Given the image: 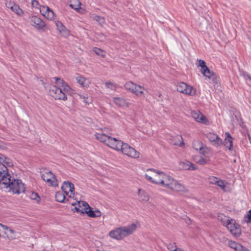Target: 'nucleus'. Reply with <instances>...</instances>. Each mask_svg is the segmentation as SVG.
Masks as SVG:
<instances>
[{
  "mask_svg": "<svg viewBox=\"0 0 251 251\" xmlns=\"http://www.w3.org/2000/svg\"><path fill=\"white\" fill-rule=\"evenodd\" d=\"M0 170L4 174L0 178V185L2 188H6L7 191L13 194H20L25 192V187L21 180L12 177L5 167L0 166Z\"/></svg>",
  "mask_w": 251,
  "mask_h": 251,
  "instance_id": "f257e3e1",
  "label": "nucleus"
},
{
  "mask_svg": "<svg viewBox=\"0 0 251 251\" xmlns=\"http://www.w3.org/2000/svg\"><path fill=\"white\" fill-rule=\"evenodd\" d=\"M55 83L56 85H51L50 86L49 93L50 95L56 100H66L67 97L66 93L71 90L70 87L62 79L58 77H54Z\"/></svg>",
  "mask_w": 251,
  "mask_h": 251,
  "instance_id": "f03ea898",
  "label": "nucleus"
},
{
  "mask_svg": "<svg viewBox=\"0 0 251 251\" xmlns=\"http://www.w3.org/2000/svg\"><path fill=\"white\" fill-rule=\"evenodd\" d=\"M137 225L131 224L127 226L116 228L109 232V236L115 239L120 240L133 234L136 230Z\"/></svg>",
  "mask_w": 251,
  "mask_h": 251,
  "instance_id": "7ed1b4c3",
  "label": "nucleus"
},
{
  "mask_svg": "<svg viewBox=\"0 0 251 251\" xmlns=\"http://www.w3.org/2000/svg\"><path fill=\"white\" fill-rule=\"evenodd\" d=\"M159 183H160L158 185L170 189L173 191H182L184 189V187L182 184L166 173H165L164 176Z\"/></svg>",
  "mask_w": 251,
  "mask_h": 251,
  "instance_id": "20e7f679",
  "label": "nucleus"
},
{
  "mask_svg": "<svg viewBox=\"0 0 251 251\" xmlns=\"http://www.w3.org/2000/svg\"><path fill=\"white\" fill-rule=\"evenodd\" d=\"M159 183H160L158 185L170 189L173 191H182L184 189V187L182 184L166 173H165L164 176Z\"/></svg>",
  "mask_w": 251,
  "mask_h": 251,
  "instance_id": "39448f33",
  "label": "nucleus"
},
{
  "mask_svg": "<svg viewBox=\"0 0 251 251\" xmlns=\"http://www.w3.org/2000/svg\"><path fill=\"white\" fill-rule=\"evenodd\" d=\"M116 147L114 150L121 151L123 154L134 158H139L140 153L126 143L118 140L116 143Z\"/></svg>",
  "mask_w": 251,
  "mask_h": 251,
  "instance_id": "423d86ee",
  "label": "nucleus"
},
{
  "mask_svg": "<svg viewBox=\"0 0 251 251\" xmlns=\"http://www.w3.org/2000/svg\"><path fill=\"white\" fill-rule=\"evenodd\" d=\"M218 219H220L222 221L223 225L225 226L233 235H239L241 234L240 226L236 223L234 220H229L226 217L223 215L218 216Z\"/></svg>",
  "mask_w": 251,
  "mask_h": 251,
  "instance_id": "0eeeda50",
  "label": "nucleus"
},
{
  "mask_svg": "<svg viewBox=\"0 0 251 251\" xmlns=\"http://www.w3.org/2000/svg\"><path fill=\"white\" fill-rule=\"evenodd\" d=\"M145 174V177L152 183L159 185V181L164 176L165 173L153 168L148 169Z\"/></svg>",
  "mask_w": 251,
  "mask_h": 251,
  "instance_id": "6e6552de",
  "label": "nucleus"
},
{
  "mask_svg": "<svg viewBox=\"0 0 251 251\" xmlns=\"http://www.w3.org/2000/svg\"><path fill=\"white\" fill-rule=\"evenodd\" d=\"M94 136L97 140L113 149L116 147L118 139L103 133L102 131L100 133H96Z\"/></svg>",
  "mask_w": 251,
  "mask_h": 251,
  "instance_id": "1a4fd4ad",
  "label": "nucleus"
},
{
  "mask_svg": "<svg viewBox=\"0 0 251 251\" xmlns=\"http://www.w3.org/2000/svg\"><path fill=\"white\" fill-rule=\"evenodd\" d=\"M176 87L177 91L181 93L191 96L196 95V90L192 86L183 82H178Z\"/></svg>",
  "mask_w": 251,
  "mask_h": 251,
  "instance_id": "9d476101",
  "label": "nucleus"
},
{
  "mask_svg": "<svg viewBox=\"0 0 251 251\" xmlns=\"http://www.w3.org/2000/svg\"><path fill=\"white\" fill-rule=\"evenodd\" d=\"M41 176L42 179L50 186H56L58 185L57 180L54 174L50 171L44 172Z\"/></svg>",
  "mask_w": 251,
  "mask_h": 251,
  "instance_id": "9b49d317",
  "label": "nucleus"
},
{
  "mask_svg": "<svg viewBox=\"0 0 251 251\" xmlns=\"http://www.w3.org/2000/svg\"><path fill=\"white\" fill-rule=\"evenodd\" d=\"M61 189L66 195L70 198H73L74 196V185L69 181H64L61 186Z\"/></svg>",
  "mask_w": 251,
  "mask_h": 251,
  "instance_id": "f8f14e48",
  "label": "nucleus"
},
{
  "mask_svg": "<svg viewBox=\"0 0 251 251\" xmlns=\"http://www.w3.org/2000/svg\"><path fill=\"white\" fill-rule=\"evenodd\" d=\"M206 138L211 143V144L216 146H220L223 144V140L217 134L213 132H209L206 135Z\"/></svg>",
  "mask_w": 251,
  "mask_h": 251,
  "instance_id": "ddd939ff",
  "label": "nucleus"
},
{
  "mask_svg": "<svg viewBox=\"0 0 251 251\" xmlns=\"http://www.w3.org/2000/svg\"><path fill=\"white\" fill-rule=\"evenodd\" d=\"M208 181L210 184L216 185L225 191L226 185L224 180L216 176H210L208 178Z\"/></svg>",
  "mask_w": 251,
  "mask_h": 251,
  "instance_id": "4468645a",
  "label": "nucleus"
},
{
  "mask_svg": "<svg viewBox=\"0 0 251 251\" xmlns=\"http://www.w3.org/2000/svg\"><path fill=\"white\" fill-rule=\"evenodd\" d=\"M31 25L38 29H43L46 26L45 23L36 16L31 17Z\"/></svg>",
  "mask_w": 251,
  "mask_h": 251,
  "instance_id": "2eb2a0df",
  "label": "nucleus"
},
{
  "mask_svg": "<svg viewBox=\"0 0 251 251\" xmlns=\"http://www.w3.org/2000/svg\"><path fill=\"white\" fill-rule=\"evenodd\" d=\"M41 13L47 19L51 20L54 18V12L48 6H42L40 7Z\"/></svg>",
  "mask_w": 251,
  "mask_h": 251,
  "instance_id": "dca6fc26",
  "label": "nucleus"
},
{
  "mask_svg": "<svg viewBox=\"0 0 251 251\" xmlns=\"http://www.w3.org/2000/svg\"><path fill=\"white\" fill-rule=\"evenodd\" d=\"M201 74L209 80L210 83H215L217 80V76L215 73L211 72L210 70L206 68L203 70L201 71Z\"/></svg>",
  "mask_w": 251,
  "mask_h": 251,
  "instance_id": "f3484780",
  "label": "nucleus"
},
{
  "mask_svg": "<svg viewBox=\"0 0 251 251\" xmlns=\"http://www.w3.org/2000/svg\"><path fill=\"white\" fill-rule=\"evenodd\" d=\"M193 148L197 151H199L200 153L205 155L207 147L203 145L202 143L200 141L196 140L193 142Z\"/></svg>",
  "mask_w": 251,
  "mask_h": 251,
  "instance_id": "a211bd4d",
  "label": "nucleus"
},
{
  "mask_svg": "<svg viewBox=\"0 0 251 251\" xmlns=\"http://www.w3.org/2000/svg\"><path fill=\"white\" fill-rule=\"evenodd\" d=\"M76 82L83 88H88L91 83L89 78H85L80 75H78L75 77Z\"/></svg>",
  "mask_w": 251,
  "mask_h": 251,
  "instance_id": "6ab92c4d",
  "label": "nucleus"
},
{
  "mask_svg": "<svg viewBox=\"0 0 251 251\" xmlns=\"http://www.w3.org/2000/svg\"><path fill=\"white\" fill-rule=\"evenodd\" d=\"M192 117L198 122L205 124L207 119L200 111H192L191 113Z\"/></svg>",
  "mask_w": 251,
  "mask_h": 251,
  "instance_id": "aec40b11",
  "label": "nucleus"
},
{
  "mask_svg": "<svg viewBox=\"0 0 251 251\" xmlns=\"http://www.w3.org/2000/svg\"><path fill=\"white\" fill-rule=\"evenodd\" d=\"M55 25L57 30L62 36H67L69 34V30L66 28V27L63 25V24L61 22H55Z\"/></svg>",
  "mask_w": 251,
  "mask_h": 251,
  "instance_id": "412c9836",
  "label": "nucleus"
},
{
  "mask_svg": "<svg viewBox=\"0 0 251 251\" xmlns=\"http://www.w3.org/2000/svg\"><path fill=\"white\" fill-rule=\"evenodd\" d=\"M225 135L226 138L224 141V146L227 148L229 150L231 151L233 150L232 137L228 132H226Z\"/></svg>",
  "mask_w": 251,
  "mask_h": 251,
  "instance_id": "4be33fe9",
  "label": "nucleus"
},
{
  "mask_svg": "<svg viewBox=\"0 0 251 251\" xmlns=\"http://www.w3.org/2000/svg\"><path fill=\"white\" fill-rule=\"evenodd\" d=\"M138 195L139 198V200L141 201L146 202L150 199V196L143 190L140 189H138Z\"/></svg>",
  "mask_w": 251,
  "mask_h": 251,
  "instance_id": "5701e85b",
  "label": "nucleus"
},
{
  "mask_svg": "<svg viewBox=\"0 0 251 251\" xmlns=\"http://www.w3.org/2000/svg\"><path fill=\"white\" fill-rule=\"evenodd\" d=\"M84 213L87 214V215L91 218L99 217L101 216V212L99 210H92V208H89L88 210L86 211L84 210Z\"/></svg>",
  "mask_w": 251,
  "mask_h": 251,
  "instance_id": "b1692460",
  "label": "nucleus"
},
{
  "mask_svg": "<svg viewBox=\"0 0 251 251\" xmlns=\"http://www.w3.org/2000/svg\"><path fill=\"white\" fill-rule=\"evenodd\" d=\"M113 101L117 106L121 107L128 106V103L125 100L122 98L115 97L113 98Z\"/></svg>",
  "mask_w": 251,
  "mask_h": 251,
  "instance_id": "393cba45",
  "label": "nucleus"
},
{
  "mask_svg": "<svg viewBox=\"0 0 251 251\" xmlns=\"http://www.w3.org/2000/svg\"><path fill=\"white\" fill-rule=\"evenodd\" d=\"M125 87L126 90L133 93L135 88H141V86L139 85H137L131 81H129L126 83L125 84Z\"/></svg>",
  "mask_w": 251,
  "mask_h": 251,
  "instance_id": "a878e982",
  "label": "nucleus"
},
{
  "mask_svg": "<svg viewBox=\"0 0 251 251\" xmlns=\"http://www.w3.org/2000/svg\"><path fill=\"white\" fill-rule=\"evenodd\" d=\"M55 198L56 201L60 202L66 203L68 201V199H66L64 194L62 192H57Z\"/></svg>",
  "mask_w": 251,
  "mask_h": 251,
  "instance_id": "bb28decb",
  "label": "nucleus"
},
{
  "mask_svg": "<svg viewBox=\"0 0 251 251\" xmlns=\"http://www.w3.org/2000/svg\"><path fill=\"white\" fill-rule=\"evenodd\" d=\"M78 205L80 209H81V213L84 214V210L86 211L90 208L89 205L84 201H79L78 202Z\"/></svg>",
  "mask_w": 251,
  "mask_h": 251,
  "instance_id": "cd10ccee",
  "label": "nucleus"
},
{
  "mask_svg": "<svg viewBox=\"0 0 251 251\" xmlns=\"http://www.w3.org/2000/svg\"><path fill=\"white\" fill-rule=\"evenodd\" d=\"M70 6L72 8L78 10L80 9L81 2L78 0H69Z\"/></svg>",
  "mask_w": 251,
  "mask_h": 251,
  "instance_id": "c85d7f7f",
  "label": "nucleus"
},
{
  "mask_svg": "<svg viewBox=\"0 0 251 251\" xmlns=\"http://www.w3.org/2000/svg\"><path fill=\"white\" fill-rule=\"evenodd\" d=\"M229 246L231 248L233 249L235 251H247L240 244L234 242H230Z\"/></svg>",
  "mask_w": 251,
  "mask_h": 251,
  "instance_id": "c756f323",
  "label": "nucleus"
},
{
  "mask_svg": "<svg viewBox=\"0 0 251 251\" xmlns=\"http://www.w3.org/2000/svg\"><path fill=\"white\" fill-rule=\"evenodd\" d=\"M11 10L15 13L18 16H23L24 15V11L20 8L19 6L16 3L11 8Z\"/></svg>",
  "mask_w": 251,
  "mask_h": 251,
  "instance_id": "7c9ffc66",
  "label": "nucleus"
},
{
  "mask_svg": "<svg viewBox=\"0 0 251 251\" xmlns=\"http://www.w3.org/2000/svg\"><path fill=\"white\" fill-rule=\"evenodd\" d=\"M183 168L186 170H195L197 169L193 164L189 161H186L183 162Z\"/></svg>",
  "mask_w": 251,
  "mask_h": 251,
  "instance_id": "2f4dec72",
  "label": "nucleus"
},
{
  "mask_svg": "<svg viewBox=\"0 0 251 251\" xmlns=\"http://www.w3.org/2000/svg\"><path fill=\"white\" fill-rule=\"evenodd\" d=\"M91 17L101 25H103L105 23V19L103 17L99 15H93Z\"/></svg>",
  "mask_w": 251,
  "mask_h": 251,
  "instance_id": "473e14b6",
  "label": "nucleus"
},
{
  "mask_svg": "<svg viewBox=\"0 0 251 251\" xmlns=\"http://www.w3.org/2000/svg\"><path fill=\"white\" fill-rule=\"evenodd\" d=\"M78 95L79 96L80 99L83 100V101L86 104H89L92 102V99L91 98L82 94H78Z\"/></svg>",
  "mask_w": 251,
  "mask_h": 251,
  "instance_id": "72a5a7b5",
  "label": "nucleus"
},
{
  "mask_svg": "<svg viewBox=\"0 0 251 251\" xmlns=\"http://www.w3.org/2000/svg\"><path fill=\"white\" fill-rule=\"evenodd\" d=\"M194 160L197 163L201 165H204L206 163V160L201 156H196Z\"/></svg>",
  "mask_w": 251,
  "mask_h": 251,
  "instance_id": "f704fd0d",
  "label": "nucleus"
},
{
  "mask_svg": "<svg viewBox=\"0 0 251 251\" xmlns=\"http://www.w3.org/2000/svg\"><path fill=\"white\" fill-rule=\"evenodd\" d=\"M8 226L0 224V236L4 237L6 234Z\"/></svg>",
  "mask_w": 251,
  "mask_h": 251,
  "instance_id": "c9c22d12",
  "label": "nucleus"
},
{
  "mask_svg": "<svg viewBox=\"0 0 251 251\" xmlns=\"http://www.w3.org/2000/svg\"><path fill=\"white\" fill-rule=\"evenodd\" d=\"M144 89V88L141 86V88H135L133 93L135 94L137 96L141 97V96H143V95L144 94V92H143Z\"/></svg>",
  "mask_w": 251,
  "mask_h": 251,
  "instance_id": "e433bc0d",
  "label": "nucleus"
},
{
  "mask_svg": "<svg viewBox=\"0 0 251 251\" xmlns=\"http://www.w3.org/2000/svg\"><path fill=\"white\" fill-rule=\"evenodd\" d=\"M93 50L98 55L102 57H104L105 56L104 51L98 48H94Z\"/></svg>",
  "mask_w": 251,
  "mask_h": 251,
  "instance_id": "4c0bfd02",
  "label": "nucleus"
},
{
  "mask_svg": "<svg viewBox=\"0 0 251 251\" xmlns=\"http://www.w3.org/2000/svg\"><path fill=\"white\" fill-rule=\"evenodd\" d=\"M105 86L112 90H115L116 88V86L115 83L111 82H106L105 83Z\"/></svg>",
  "mask_w": 251,
  "mask_h": 251,
  "instance_id": "58836bf2",
  "label": "nucleus"
},
{
  "mask_svg": "<svg viewBox=\"0 0 251 251\" xmlns=\"http://www.w3.org/2000/svg\"><path fill=\"white\" fill-rule=\"evenodd\" d=\"M199 65L201 67V71L207 68V67L206 66L205 61L202 60H199Z\"/></svg>",
  "mask_w": 251,
  "mask_h": 251,
  "instance_id": "ea45409f",
  "label": "nucleus"
},
{
  "mask_svg": "<svg viewBox=\"0 0 251 251\" xmlns=\"http://www.w3.org/2000/svg\"><path fill=\"white\" fill-rule=\"evenodd\" d=\"M31 5L32 7L35 8H39L40 7L42 6V5H40L39 2L37 1L36 0H32L31 1Z\"/></svg>",
  "mask_w": 251,
  "mask_h": 251,
  "instance_id": "a19ab883",
  "label": "nucleus"
},
{
  "mask_svg": "<svg viewBox=\"0 0 251 251\" xmlns=\"http://www.w3.org/2000/svg\"><path fill=\"white\" fill-rule=\"evenodd\" d=\"M15 4V2H14L13 1H6L5 2L6 6L10 9L13 7V6Z\"/></svg>",
  "mask_w": 251,
  "mask_h": 251,
  "instance_id": "79ce46f5",
  "label": "nucleus"
},
{
  "mask_svg": "<svg viewBox=\"0 0 251 251\" xmlns=\"http://www.w3.org/2000/svg\"><path fill=\"white\" fill-rule=\"evenodd\" d=\"M167 247L168 249L171 251H175V250L176 249H177L176 246L175 245V244H169Z\"/></svg>",
  "mask_w": 251,
  "mask_h": 251,
  "instance_id": "37998d69",
  "label": "nucleus"
},
{
  "mask_svg": "<svg viewBox=\"0 0 251 251\" xmlns=\"http://www.w3.org/2000/svg\"><path fill=\"white\" fill-rule=\"evenodd\" d=\"M31 198L33 200L38 201L39 199V197L38 196L37 193H33L31 195Z\"/></svg>",
  "mask_w": 251,
  "mask_h": 251,
  "instance_id": "c03bdc74",
  "label": "nucleus"
},
{
  "mask_svg": "<svg viewBox=\"0 0 251 251\" xmlns=\"http://www.w3.org/2000/svg\"><path fill=\"white\" fill-rule=\"evenodd\" d=\"M75 212H76L77 213H81V209L79 208V207L75 206L73 209Z\"/></svg>",
  "mask_w": 251,
  "mask_h": 251,
  "instance_id": "a18cd8bd",
  "label": "nucleus"
},
{
  "mask_svg": "<svg viewBox=\"0 0 251 251\" xmlns=\"http://www.w3.org/2000/svg\"><path fill=\"white\" fill-rule=\"evenodd\" d=\"M7 232H9L11 234H13L15 233V231L14 230H13V229H11L10 227H8V229H7Z\"/></svg>",
  "mask_w": 251,
  "mask_h": 251,
  "instance_id": "49530a36",
  "label": "nucleus"
},
{
  "mask_svg": "<svg viewBox=\"0 0 251 251\" xmlns=\"http://www.w3.org/2000/svg\"><path fill=\"white\" fill-rule=\"evenodd\" d=\"M248 218L249 220L251 221V209L248 212Z\"/></svg>",
  "mask_w": 251,
  "mask_h": 251,
  "instance_id": "de8ad7c7",
  "label": "nucleus"
},
{
  "mask_svg": "<svg viewBox=\"0 0 251 251\" xmlns=\"http://www.w3.org/2000/svg\"><path fill=\"white\" fill-rule=\"evenodd\" d=\"M2 158H3V155H2L1 154H0V161L2 160Z\"/></svg>",
  "mask_w": 251,
  "mask_h": 251,
  "instance_id": "09e8293b",
  "label": "nucleus"
},
{
  "mask_svg": "<svg viewBox=\"0 0 251 251\" xmlns=\"http://www.w3.org/2000/svg\"><path fill=\"white\" fill-rule=\"evenodd\" d=\"M176 138L178 139H182V137L181 136H176Z\"/></svg>",
  "mask_w": 251,
  "mask_h": 251,
  "instance_id": "8fccbe9b",
  "label": "nucleus"
}]
</instances>
